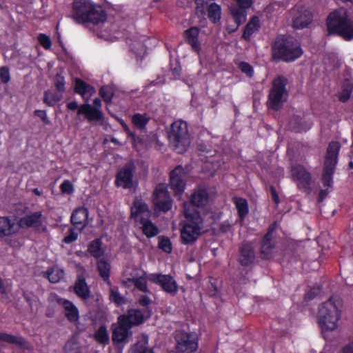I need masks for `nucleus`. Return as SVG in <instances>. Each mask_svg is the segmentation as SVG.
Here are the masks:
<instances>
[{
  "label": "nucleus",
  "instance_id": "nucleus-1",
  "mask_svg": "<svg viewBox=\"0 0 353 353\" xmlns=\"http://www.w3.org/2000/svg\"><path fill=\"white\" fill-rule=\"evenodd\" d=\"M73 17L78 23H91L97 36L105 40L113 41L119 37L116 31L117 26L107 19L101 6L90 0L74 1Z\"/></svg>",
  "mask_w": 353,
  "mask_h": 353
},
{
  "label": "nucleus",
  "instance_id": "nucleus-2",
  "mask_svg": "<svg viewBox=\"0 0 353 353\" xmlns=\"http://www.w3.org/2000/svg\"><path fill=\"white\" fill-rule=\"evenodd\" d=\"M342 311V301L332 297L324 302L319 310V323L323 332L333 331L339 327Z\"/></svg>",
  "mask_w": 353,
  "mask_h": 353
},
{
  "label": "nucleus",
  "instance_id": "nucleus-3",
  "mask_svg": "<svg viewBox=\"0 0 353 353\" xmlns=\"http://www.w3.org/2000/svg\"><path fill=\"white\" fill-rule=\"evenodd\" d=\"M189 204L183 203L185 219L181 230V238L183 243L194 242L201 234L203 227V219L197 211L191 210Z\"/></svg>",
  "mask_w": 353,
  "mask_h": 353
},
{
  "label": "nucleus",
  "instance_id": "nucleus-4",
  "mask_svg": "<svg viewBox=\"0 0 353 353\" xmlns=\"http://www.w3.org/2000/svg\"><path fill=\"white\" fill-rule=\"evenodd\" d=\"M327 30L330 33H336L345 40L353 39V20L344 8L331 12L327 17Z\"/></svg>",
  "mask_w": 353,
  "mask_h": 353
},
{
  "label": "nucleus",
  "instance_id": "nucleus-5",
  "mask_svg": "<svg viewBox=\"0 0 353 353\" xmlns=\"http://www.w3.org/2000/svg\"><path fill=\"white\" fill-rule=\"evenodd\" d=\"M150 214L146 204L141 199H136L131 207V217L137 225L141 226L143 234L148 238L159 233L158 228L149 220Z\"/></svg>",
  "mask_w": 353,
  "mask_h": 353
},
{
  "label": "nucleus",
  "instance_id": "nucleus-6",
  "mask_svg": "<svg viewBox=\"0 0 353 353\" xmlns=\"http://www.w3.org/2000/svg\"><path fill=\"white\" fill-rule=\"evenodd\" d=\"M168 140L170 146L176 152H185L190 145L187 123L181 120L174 121L171 125Z\"/></svg>",
  "mask_w": 353,
  "mask_h": 353
},
{
  "label": "nucleus",
  "instance_id": "nucleus-7",
  "mask_svg": "<svg viewBox=\"0 0 353 353\" xmlns=\"http://www.w3.org/2000/svg\"><path fill=\"white\" fill-rule=\"evenodd\" d=\"M302 53L299 43L292 37H279L273 46L274 56L285 61H294Z\"/></svg>",
  "mask_w": 353,
  "mask_h": 353
},
{
  "label": "nucleus",
  "instance_id": "nucleus-8",
  "mask_svg": "<svg viewBox=\"0 0 353 353\" xmlns=\"http://www.w3.org/2000/svg\"><path fill=\"white\" fill-rule=\"evenodd\" d=\"M19 219L11 216H0V240L5 241L10 246L17 248L20 243L11 237L21 234Z\"/></svg>",
  "mask_w": 353,
  "mask_h": 353
},
{
  "label": "nucleus",
  "instance_id": "nucleus-9",
  "mask_svg": "<svg viewBox=\"0 0 353 353\" xmlns=\"http://www.w3.org/2000/svg\"><path fill=\"white\" fill-rule=\"evenodd\" d=\"M339 150L340 144L339 142L332 141L329 144L322 175V181L326 186H330L332 183V174L338 162Z\"/></svg>",
  "mask_w": 353,
  "mask_h": 353
},
{
  "label": "nucleus",
  "instance_id": "nucleus-10",
  "mask_svg": "<svg viewBox=\"0 0 353 353\" xmlns=\"http://www.w3.org/2000/svg\"><path fill=\"white\" fill-rule=\"evenodd\" d=\"M286 79L278 77L272 83V88L269 94V106L274 110L279 109L287 100L288 92L285 89Z\"/></svg>",
  "mask_w": 353,
  "mask_h": 353
},
{
  "label": "nucleus",
  "instance_id": "nucleus-11",
  "mask_svg": "<svg viewBox=\"0 0 353 353\" xmlns=\"http://www.w3.org/2000/svg\"><path fill=\"white\" fill-rule=\"evenodd\" d=\"M176 349L179 352L192 353L198 348V335L195 332L178 331L175 336Z\"/></svg>",
  "mask_w": 353,
  "mask_h": 353
},
{
  "label": "nucleus",
  "instance_id": "nucleus-12",
  "mask_svg": "<svg viewBox=\"0 0 353 353\" xmlns=\"http://www.w3.org/2000/svg\"><path fill=\"white\" fill-rule=\"evenodd\" d=\"M19 219L22 233L28 228H32L39 232L47 230L46 219L41 211L30 213Z\"/></svg>",
  "mask_w": 353,
  "mask_h": 353
},
{
  "label": "nucleus",
  "instance_id": "nucleus-13",
  "mask_svg": "<svg viewBox=\"0 0 353 353\" xmlns=\"http://www.w3.org/2000/svg\"><path fill=\"white\" fill-rule=\"evenodd\" d=\"M292 26L296 29H303L311 23L313 19L312 10L303 6L296 5L290 12Z\"/></svg>",
  "mask_w": 353,
  "mask_h": 353
},
{
  "label": "nucleus",
  "instance_id": "nucleus-14",
  "mask_svg": "<svg viewBox=\"0 0 353 353\" xmlns=\"http://www.w3.org/2000/svg\"><path fill=\"white\" fill-rule=\"evenodd\" d=\"M125 315L119 317L116 323L112 325V340L117 343H127L132 336L131 326L127 323Z\"/></svg>",
  "mask_w": 353,
  "mask_h": 353
},
{
  "label": "nucleus",
  "instance_id": "nucleus-15",
  "mask_svg": "<svg viewBox=\"0 0 353 353\" xmlns=\"http://www.w3.org/2000/svg\"><path fill=\"white\" fill-rule=\"evenodd\" d=\"M236 4H232L230 10L232 17L236 23V27L228 28L230 32L235 31L240 25L243 23L247 19L246 10L251 8L253 5V0H234Z\"/></svg>",
  "mask_w": 353,
  "mask_h": 353
},
{
  "label": "nucleus",
  "instance_id": "nucleus-16",
  "mask_svg": "<svg viewBox=\"0 0 353 353\" xmlns=\"http://www.w3.org/2000/svg\"><path fill=\"white\" fill-rule=\"evenodd\" d=\"M187 176V172L182 166L176 167L170 174V186L174 192L175 196L179 199L181 198L185 189V179Z\"/></svg>",
  "mask_w": 353,
  "mask_h": 353
},
{
  "label": "nucleus",
  "instance_id": "nucleus-17",
  "mask_svg": "<svg viewBox=\"0 0 353 353\" xmlns=\"http://www.w3.org/2000/svg\"><path fill=\"white\" fill-rule=\"evenodd\" d=\"M153 203L156 210L167 212L171 209L172 199L165 184H159L153 194Z\"/></svg>",
  "mask_w": 353,
  "mask_h": 353
},
{
  "label": "nucleus",
  "instance_id": "nucleus-18",
  "mask_svg": "<svg viewBox=\"0 0 353 353\" xmlns=\"http://www.w3.org/2000/svg\"><path fill=\"white\" fill-rule=\"evenodd\" d=\"M148 279L159 284L165 292L171 294H175L178 291L176 281L170 275L151 274L148 276Z\"/></svg>",
  "mask_w": 353,
  "mask_h": 353
},
{
  "label": "nucleus",
  "instance_id": "nucleus-19",
  "mask_svg": "<svg viewBox=\"0 0 353 353\" xmlns=\"http://www.w3.org/2000/svg\"><path fill=\"white\" fill-rule=\"evenodd\" d=\"M291 175L300 189L307 190L311 181L310 173L301 165L292 167Z\"/></svg>",
  "mask_w": 353,
  "mask_h": 353
},
{
  "label": "nucleus",
  "instance_id": "nucleus-20",
  "mask_svg": "<svg viewBox=\"0 0 353 353\" xmlns=\"http://www.w3.org/2000/svg\"><path fill=\"white\" fill-rule=\"evenodd\" d=\"M208 202L209 196L206 190L199 188L194 191L190 197V203H188V204L190 205L189 208L191 210L196 211L194 207H202L207 205ZM184 203H187V202Z\"/></svg>",
  "mask_w": 353,
  "mask_h": 353
},
{
  "label": "nucleus",
  "instance_id": "nucleus-21",
  "mask_svg": "<svg viewBox=\"0 0 353 353\" xmlns=\"http://www.w3.org/2000/svg\"><path fill=\"white\" fill-rule=\"evenodd\" d=\"M132 164L127 165L121 169L117 176L116 183L118 186L123 188H129L132 186Z\"/></svg>",
  "mask_w": 353,
  "mask_h": 353
},
{
  "label": "nucleus",
  "instance_id": "nucleus-22",
  "mask_svg": "<svg viewBox=\"0 0 353 353\" xmlns=\"http://www.w3.org/2000/svg\"><path fill=\"white\" fill-rule=\"evenodd\" d=\"M51 298L55 299L64 309L67 319L71 322H77L79 320V310L70 301L57 298L56 295L51 294Z\"/></svg>",
  "mask_w": 353,
  "mask_h": 353
},
{
  "label": "nucleus",
  "instance_id": "nucleus-23",
  "mask_svg": "<svg viewBox=\"0 0 353 353\" xmlns=\"http://www.w3.org/2000/svg\"><path fill=\"white\" fill-rule=\"evenodd\" d=\"M78 114H84L89 121H101L103 118V115L101 110L94 108L92 105L87 102L80 105Z\"/></svg>",
  "mask_w": 353,
  "mask_h": 353
},
{
  "label": "nucleus",
  "instance_id": "nucleus-24",
  "mask_svg": "<svg viewBox=\"0 0 353 353\" xmlns=\"http://www.w3.org/2000/svg\"><path fill=\"white\" fill-rule=\"evenodd\" d=\"M88 211L83 207L77 208L72 214L71 221L79 230H82L88 224Z\"/></svg>",
  "mask_w": 353,
  "mask_h": 353
},
{
  "label": "nucleus",
  "instance_id": "nucleus-25",
  "mask_svg": "<svg viewBox=\"0 0 353 353\" xmlns=\"http://www.w3.org/2000/svg\"><path fill=\"white\" fill-rule=\"evenodd\" d=\"M74 91L81 95L85 102H88L90 97L95 93L92 86L79 79L75 80Z\"/></svg>",
  "mask_w": 353,
  "mask_h": 353
},
{
  "label": "nucleus",
  "instance_id": "nucleus-26",
  "mask_svg": "<svg viewBox=\"0 0 353 353\" xmlns=\"http://www.w3.org/2000/svg\"><path fill=\"white\" fill-rule=\"evenodd\" d=\"M199 30L193 27L185 32V37L187 42L192 46L194 51L199 54L201 50V44L198 41Z\"/></svg>",
  "mask_w": 353,
  "mask_h": 353
},
{
  "label": "nucleus",
  "instance_id": "nucleus-27",
  "mask_svg": "<svg viewBox=\"0 0 353 353\" xmlns=\"http://www.w3.org/2000/svg\"><path fill=\"white\" fill-rule=\"evenodd\" d=\"M128 318L127 323L132 327L134 325H139L150 316V312L145 311L144 312L138 310H129L128 315H125Z\"/></svg>",
  "mask_w": 353,
  "mask_h": 353
},
{
  "label": "nucleus",
  "instance_id": "nucleus-28",
  "mask_svg": "<svg viewBox=\"0 0 353 353\" xmlns=\"http://www.w3.org/2000/svg\"><path fill=\"white\" fill-rule=\"evenodd\" d=\"M260 28L261 23L259 17L256 16L252 17L245 28L243 34V39L246 40L250 39L252 35L258 32Z\"/></svg>",
  "mask_w": 353,
  "mask_h": 353
},
{
  "label": "nucleus",
  "instance_id": "nucleus-29",
  "mask_svg": "<svg viewBox=\"0 0 353 353\" xmlns=\"http://www.w3.org/2000/svg\"><path fill=\"white\" fill-rule=\"evenodd\" d=\"M254 254L250 244H245L241 248L239 262L243 265L250 264L254 260Z\"/></svg>",
  "mask_w": 353,
  "mask_h": 353
},
{
  "label": "nucleus",
  "instance_id": "nucleus-30",
  "mask_svg": "<svg viewBox=\"0 0 353 353\" xmlns=\"http://www.w3.org/2000/svg\"><path fill=\"white\" fill-rule=\"evenodd\" d=\"M312 125V123L306 118L296 117L290 121L291 128L296 132H305Z\"/></svg>",
  "mask_w": 353,
  "mask_h": 353
},
{
  "label": "nucleus",
  "instance_id": "nucleus-31",
  "mask_svg": "<svg viewBox=\"0 0 353 353\" xmlns=\"http://www.w3.org/2000/svg\"><path fill=\"white\" fill-rule=\"evenodd\" d=\"M148 343V337L146 335H141L132 347V353H154Z\"/></svg>",
  "mask_w": 353,
  "mask_h": 353
},
{
  "label": "nucleus",
  "instance_id": "nucleus-32",
  "mask_svg": "<svg viewBox=\"0 0 353 353\" xmlns=\"http://www.w3.org/2000/svg\"><path fill=\"white\" fill-rule=\"evenodd\" d=\"M97 269L101 278L109 282L110 272L111 266L108 260L105 258H101L98 260Z\"/></svg>",
  "mask_w": 353,
  "mask_h": 353
},
{
  "label": "nucleus",
  "instance_id": "nucleus-33",
  "mask_svg": "<svg viewBox=\"0 0 353 353\" xmlns=\"http://www.w3.org/2000/svg\"><path fill=\"white\" fill-rule=\"evenodd\" d=\"M89 253L96 259H101L104 256L105 250L101 246V242L99 239L92 241L88 245Z\"/></svg>",
  "mask_w": 353,
  "mask_h": 353
},
{
  "label": "nucleus",
  "instance_id": "nucleus-34",
  "mask_svg": "<svg viewBox=\"0 0 353 353\" xmlns=\"http://www.w3.org/2000/svg\"><path fill=\"white\" fill-rule=\"evenodd\" d=\"M233 202L237 210L238 214L241 222L249 211L247 201L242 198L235 197L233 199Z\"/></svg>",
  "mask_w": 353,
  "mask_h": 353
},
{
  "label": "nucleus",
  "instance_id": "nucleus-35",
  "mask_svg": "<svg viewBox=\"0 0 353 353\" xmlns=\"http://www.w3.org/2000/svg\"><path fill=\"white\" fill-rule=\"evenodd\" d=\"M75 293L81 298L85 299L89 297L90 290L83 279H79L74 285Z\"/></svg>",
  "mask_w": 353,
  "mask_h": 353
},
{
  "label": "nucleus",
  "instance_id": "nucleus-36",
  "mask_svg": "<svg viewBox=\"0 0 353 353\" xmlns=\"http://www.w3.org/2000/svg\"><path fill=\"white\" fill-rule=\"evenodd\" d=\"M96 341L103 345H107L110 341V336L105 326H101L94 335Z\"/></svg>",
  "mask_w": 353,
  "mask_h": 353
},
{
  "label": "nucleus",
  "instance_id": "nucleus-37",
  "mask_svg": "<svg viewBox=\"0 0 353 353\" xmlns=\"http://www.w3.org/2000/svg\"><path fill=\"white\" fill-rule=\"evenodd\" d=\"M272 230H270L265 236L263 241L261 252L264 257L269 258L271 256V250L273 245L271 243Z\"/></svg>",
  "mask_w": 353,
  "mask_h": 353
},
{
  "label": "nucleus",
  "instance_id": "nucleus-38",
  "mask_svg": "<svg viewBox=\"0 0 353 353\" xmlns=\"http://www.w3.org/2000/svg\"><path fill=\"white\" fill-rule=\"evenodd\" d=\"M352 88V81L349 79L345 80L342 85V90L339 94V99L343 102L346 101L350 97Z\"/></svg>",
  "mask_w": 353,
  "mask_h": 353
},
{
  "label": "nucleus",
  "instance_id": "nucleus-39",
  "mask_svg": "<svg viewBox=\"0 0 353 353\" xmlns=\"http://www.w3.org/2000/svg\"><path fill=\"white\" fill-rule=\"evenodd\" d=\"M124 283L128 285L134 284L135 288L143 292H145L147 290L146 280L143 276H140L139 278H128L124 281Z\"/></svg>",
  "mask_w": 353,
  "mask_h": 353
},
{
  "label": "nucleus",
  "instance_id": "nucleus-40",
  "mask_svg": "<svg viewBox=\"0 0 353 353\" xmlns=\"http://www.w3.org/2000/svg\"><path fill=\"white\" fill-rule=\"evenodd\" d=\"M64 272L58 267H53L47 272V276L52 283H57L63 279Z\"/></svg>",
  "mask_w": 353,
  "mask_h": 353
},
{
  "label": "nucleus",
  "instance_id": "nucleus-41",
  "mask_svg": "<svg viewBox=\"0 0 353 353\" xmlns=\"http://www.w3.org/2000/svg\"><path fill=\"white\" fill-rule=\"evenodd\" d=\"M221 16V6L215 3H211L208 8V17L214 22L219 21Z\"/></svg>",
  "mask_w": 353,
  "mask_h": 353
},
{
  "label": "nucleus",
  "instance_id": "nucleus-42",
  "mask_svg": "<svg viewBox=\"0 0 353 353\" xmlns=\"http://www.w3.org/2000/svg\"><path fill=\"white\" fill-rule=\"evenodd\" d=\"M120 123L122 125V127L124 128V130L132 137V141L134 143V146L136 148L137 150H141L143 147V143L142 142V140L139 137H136L129 130L128 127L127 126L126 123L123 121H120Z\"/></svg>",
  "mask_w": 353,
  "mask_h": 353
},
{
  "label": "nucleus",
  "instance_id": "nucleus-43",
  "mask_svg": "<svg viewBox=\"0 0 353 353\" xmlns=\"http://www.w3.org/2000/svg\"><path fill=\"white\" fill-rule=\"evenodd\" d=\"M61 98V94H53L52 92L47 91L45 92L44 102L48 105L52 106L59 101Z\"/></svg>",
  "mask_w": 353,
  "mask_h": 353
},
{
  "label": "nucleus",
  "instance_id": "nucleus-44",
  "mask_svg": "<svg viewBox=\"0 0 353 353\" xmlns=\"http://www.w3.org/2000/svg\"><path fill=\"white\" fill-rule=\"evenodd\" d=\"M148 121L149 117L146 114H136L132 117L133 124L139 128H143Z\"/></svg>",
  "mask_w": 353,
  "mask_h": 353
},
{
  "label": "nucleus",
  "instance_id": "nucleus-45",
  "mask_svg": "<svg viewBox=\"0 0 353 353\" xmlns=\"http://www.w3.org/2000/svg\"><path fill=\"white\" fill-rule=\"evenodd\" d=\"M159 248L166 253H170L172 250V246L170 239L165 236H159Z\"/></svg>",
  "mask_w": 353,
  "mask_h": 353
},
{
  "label": "nucleus",
  "instance_id": "nucleus-46",
  "mask_svg": "<svg viewBox=\"0 0 353 353\" xmlns=\"http://www.w3.org/2000/svg\"><path fill=\"white\" fill-rule=\"evenodd\" d=\"M110 299L117 305H121L125 302L124 297L120 295L117 288H112L110 290Z\"/></svg>",
  "mask_w": 353,
  "mask_h": 353
},
{
  "label": "nucleus",
  "instance_id": "nucleus-47",
  "mask_svg": "<svg viewBox=\"0 0 353 353\" xmlns=\"http://www.w3.org/2000/svg\"><path fill=\"white\" fill-rule=\"evenodd\" d=\"M99 94L103 100L110 102L112 97V88L108 86H103L99 90Z\"/></svg>",
  "mask_w": 353,
  "mask_h": 353
},
{
  "label": "nucleus",
  "instance_id": "nucleus-48",
  "mask_svg": "<svg viewBox=\"0 0 353 353\" xmlns=\"http://www.w3.org/2000/svg\"><path fill=\"white\" fill-rule=\"evenodd\" d=\"M132 50L140 57H142L146 52L145 46L139 42H135L132 48Z\"/></svg>",
  "mask_w": 353,
  "mask_h": 353
},
{
  "label": "nucleus",
  "instance_id": "nucleus-49",
  "mask_svg": "<svg viewBox=\"0 0 353 353\" xmlns=\"http://www.w3.org/2000/svg\"><path fill=\"white\" fill-rule=\"evenodd\" d=\"M38 41L39 43L46 50L51 48L52 41L50 37L45 34H39L38 36Z\"/></svg>",
  "mask_w": 353,
  "mask_h": 353
},
{
  "label": "nucleus",
  "instance_id": "nucleus-50",
  "mask_svg": "<svg viewBox=\"0 0 353 353\" xmlns=\"http://www.w3.org/2000/svg\"><path fill=\"white\" fill-rule=\"evenodd\" d=\"M60 188L62 193L66 194H71L74 192V190L72 183L68 180L64 181L61 184Z\"/></svg>",
  "mask_w": 353,
  "mask_h": 353
},
{
  "label": "nucleus",
  "instance_id": "nucleus-51",
  "mask_svg": "<svg viewBox=\"0 0 353 353\" xmlns=\"http://www.w3.org/2000/svg\"><path fill=\"white\" fill-rule=\"evenodd\" d=\"M239 68L247 76L250 77H252L254 73L253 68L249 63L245 62H241L239 64Z\"/></svg>",
  "mask_w": 353,
  "mask_h": 353
},
{
  "label": "nucleus",
  "instance_id": "nucleus-52",
  "mask_svg": "<svg viewBox=\"0 0 353 353\" xmlns=\"http://www.w3.org/2000/svg\"><path fill=\"white\" fill-rule=\"evenodd\" d=\"M0 341L8 343H19L18 339L15 336L9 335L4 332H0Z\"/></svg>",
  "mask_w": 353,
  "mask_h": 353
},
{
  "label": "nucleus",
  "instance_id": "nucleus-53",
  "mask_svg": "<svg viewBox=\"0 0 353 353\" xmlns=\"http://www.w3.org/2000/svg\"><path fill=\"white\" fill-rule=\"evenodd\" d=\"M0 79L3 83H8L10 81V72L8 68L2 67L0 68Z\"/></svg>",
  "mask_w": 353,
  "mask_h": 353
},
{
  "label": "nucleus",
  "instance_id": "nucleus-54",
  "mask_svg": "<svg viewBox=\"0 0 353 353\" xmlns=\"http://www.w3.org/2000/svg\"><path fill=\"white\" fill-rule=\"evenodd\" d=\"M220 166L221 161H207L205 163V168L212 173L218 170L220 168Z\"/></svg>",
  "mask_w": 353,
  "mask_h": 353
},
{
  "label": "nucleus",
  "instance_id": "nucleus-55",
  "mask_svg": "<svg viewBox=\"0 0 353 353\" xmlns=\"http://www.w3.org/2000/svg\"><path fill=\"white\" fill-rule=\"evenodd\" d=\"M77 236L78 233L74 229H71L70 234L64 238L63 241L65 243H70L74 241L77 239Z\"/></svg>",
  "mask_w": 353,
  "mask_h": 353
},
{
  "label": "nucleus",
  "instance_id": "nucleus-56",
  "mask_svg": "<svg viewBox=\"0 0 353 353\" xmlns=\"http://www.w3.org/2000/svg\"><path fill=\"white\" fill-rule=\"evenodd\" d=\"M56 88L60 92H63L65 90V81L63 77L58 76L56 79Z\"/></svg>",
  "mask_w": 353,
  "mask_h": 353
},
{
  "label": "nucleus",
  "instance_id": "nucleus-57",
  "mask_svg": "<svg viewBox=\"0 0 353 353\" xmlns=\"http://www.w3.org/2000/svg\"><path fill=\"white\" fill-rule=\"evenodd\" d=\"M34 114L40 117L46 123H49L46 112L44 110H36Z\"/></svg>",
  "mask_w": 353,
  "mask_h": 353
},
{
  "label": "nucleus",
  "instance_id": "nucleus-58",
  "mask_svg": "<svg viewBox=\"0 0 353 353\" xmlns=\"http://www.w3.org/2000/svg\"><path fill=\"white\" fill-rule=\"evenodd\" d=\"M320 288H314L313 290H311L310 291H308L306 293V298L308 299H313L316 295H317L320 292Z\"/></svg>",
  "mask_w": 353,
  "mask_h": 353
},
{
  "label": "nucleus",
  "instance_id": "nucleus-59",
  "mask_svg": "<svg viewBox=\"0 0 353 353\" xmlns=\"http://www.w3.org/2000/svg\"><path fill=\"white\" fill-rule=\"evenodd\" d=\"M196 4V8L201 12H204V5H205V1L204 0H195Z\"/></svg>",
  "mask_w": 353,
  "mask_h": 353
},
{
  "label": "nucleus",
  "instance_id": "nucleus-60",
  "mask_svg": "<svg viewBox=\"0 0 353 353\" xmlns=\"http://www.w3.org/2000/svg\"><path fill=\"white\" fill-rule=\"evenodd\" d=\"M67 107L68 109L71 110H77L78 112L80 106H79L78 103L76 101H70L67 104Z\"/></svg>",
  "mask_w": 353,
  "mask_h": 353
},
{
  "label": "nucleus",
  "instance_id": "nucleus-61",
  "mask_svg": "<svg viewBox=\"0 0 353 353\" xmlns=\"http://www.w3.org/2000/svg\"><path fill=\"white\" fill-rule=\"evenodd\" d=\"M150 302V300L149 299V298L146 296H143L140 299H139V303L142 305H144V306H146L149 304V303Z\"/></svg>",
  "mask_w": 353,
  "mask_h": 353
},
{
  "label": "nucleus",
  "instance_id": "nucleus-62",
  "mask_svg": "<svg viewBox=\"0 0 353 353\" xmlns=\"http://www.w3.org/2000/svg\"><path fill=\"white\" fill-rule=\"evenodd\" d=\"M93 108H97V109H99L101 110V100L98 98H96L93 100Z\"/></svg>",
  "mask_w": 353,
  "mask_h": 353
},
{
  "label": "nucleus",
  "instance_id": "nucleus-63",
  "mask_svg": "<svg viewBox=\"0 0 353 353\" xmlns=\"http://www.w3.org/2000/svg\"><path fill=\"white\" fill-rule=\"evenodd\" d=\"M343 353H353V342L344 348Z\"/></svg>",
  "mask_w": 353,
  "mask_h": 353
},
{
  "label": "nucleus",
  "instance_id": "nucleus-64",
  "mask_svg": "<svg viewBox=\"0 0 353 353\" xmlns=\"http://www.w3.org/2000/svg\"><path fill=\"white\" fill-rule=\"evenodd\" d=\"M272 196H273V199H274V201L276 203H279V197L278 196L276 195L275 191L272 189Z\"/></svg>",
  "mask_w": 353,
  "mask_h": 353
}]
</instances>
